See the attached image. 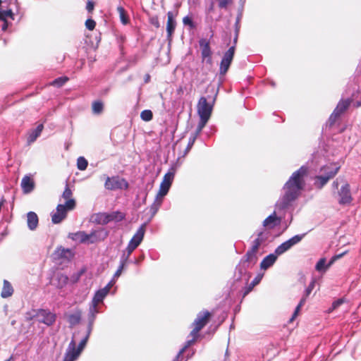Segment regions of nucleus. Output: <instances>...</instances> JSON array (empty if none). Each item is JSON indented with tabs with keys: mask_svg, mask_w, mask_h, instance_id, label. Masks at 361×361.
<instances>
[{
	"mask_svg": "<svg viewBox=\"0 0 361 361\" xmlns=\"http://www.w3.org/2000/svg\"><path fill=\"white\" fill-rule=\"evenodd\" d=\"M308 171V166L302 165L292 173L283 186L284 192L276 202V209L278 211L285 210L298 199L304 188L305 178L307 176Z\"/></svg>",
	"mask_w": 361,
	"mask_h": 361,
	"instance_id": "f257e3e1",
	"label": "nucleus"
},
{
	"mask_svg": "<svg viewBox=\"0 0 361 361\" xmlns=\"http://www.w3.org/2000/svg\"><path fill=\"white\" fill-rule=\"evenodd\" d=\"M245 259L243 257L235 267L233 281L230 282V293L233 294L239 288H243V284L247 285L251 277V274L247 271L250 261Z\"/></svg>",
	"mask_w": 361,
	"mask_h": 361,
	"instance_id": "f03ea898",
	"label": "nucleus"
},
{
	"mask_svg": "<svg viewBox=\"0 0 361 361\" xmlns=\"http://www.w3.org/2000/svg\"><path fill=\"white\" fill-rule=\"evenodd\" d=\"M325 170V175L316 176L314 180V185L318 189L321 190L328 183V181L334 178L338 172L340 166H336V164H331L330 166H323L321 170Z\"/></svg>",
	"mask_w": 361,
	"mask_h": 361,
	"instance_id": "7ed1b4c3",
	"label": "nucleus"
},
{
	"mask_svg": "<svg viewBox=\"0 0 361 361\" xmlns=\"http://www.w3.org/2000/svg\"><path fill=\"white\" fill-rule=\"evenodd\" d=\"M176 171V164H173L169 171L164 174L161 182L159 184V207L161 206L162 198L168 193L171 186Z\"/></svg>",
	"mask_w": 361,
	"mask_h": 361,
	"instance_id": "20e7f679",
	"label": "nucleus"
},
{
	"mask_svg": "<svg viewBox=\"0 0 361 361\" xmlns=\"http://www.w3.org/2000/svg\"><path fill=\"white\" fill-rule=\"evenodd\" d=\"M88 339V335H85V336L81 340V341L78 344V348H76V342L75 339L73 338L68 346L64 357L66 359H69L68 360L70 361L75 360L83 350L84 348L85 347L87 343Z\"/></svg>",
	"mask_w": 361,
	"mask_h": 361,
	"instance_id": "39448f33",
	"label": "nucleus"
},
{
	"mask_svg": "<svg viewBox=\"0 0 361 361\" xmlns=\"http://www.w3.org/2000/svg\"><path fill=\"white\" fill-rule=\"evenodd\" d=\"M217 92H216L214 97H208L209 99H211L210 102H207V99L204 97H200L198 102L197 109V113L200 117L208 118L209 119Z\"/></svg>",
	"mask_w": 361,
	"mask_h": 361,
	"instance_id": "423d86ee",
	"label": "nucleus"
},
{
	"mask_svg": "<svg viewBox=\"0 0 361 361\" xmlns=\"http://www.w3.org/2000/svg\"><path fill=\"white\" fill-rule=\"evenodd\" d=\"M145 233V225L142 224L137 229L136 233L134 234L133 238L129 241V243L126 247V256H128V258L132 254V252L139 246L141 242L143 240L144 235Z\"/></svg>",
	"mask_w": 361,
	"mask_h": 361,
	"instance_id": "0eeeda50",
	"label": "nucleus"
},
{
	"mask_svg": "<svg viewBox=\"0 0 361 361\" xmlns=\"http://www.w3.org/2000/svg\"><path fill=\"white\" fill-rule=\"evenodd\" d=\"M338 197V203L341 206H348L353 202V197L350 190V185L345 182L337 192Z\"/></svg>",
	"mask_w": 361,
	"mask_h": 361,
	"instance_id": "6e6552de",
	"label": "nucleus"
},
{
	"mask_svg": "<svg viewBox=\"0 0 361 361\" xmlns=\"http://www.w3.org/2000/svg\"><path fill=\"white\" fill-rule=\"evenodd\" d=\"M105 188L109 190H116L118 189H127L128 188V182L119 176L107 177L104 183Z\"/></svg>",
	"mask_w": 361,
	"mask_h": 361,
	"instance_id": "1a4fd4ad",
	"label": "nucleus"
},
{
	"mask_svg": "<svg viewBox=\"0 0 361 361\" xmlns=\"http://www.w3.org/2000/svg\"><path fill=\"white\" fill-rule=\"evenodd\" d=\"M234 47H230L228 49L224 54L219 66V74L225 75L233 61L235 54Z\"/></svg>",
	"mask_w": 361,
	"mask_h": 361,
	"instance_id": "9d476101",
	"label": "nucleus"
},
{
	"mask_svg": "<svg viewBox=\"0 0 361 361\" xmlns=\"http://www.w3.org/2000/svg\"><path fill=\"white\" fill-rule=\"evenodd\" d=\"M96 234V231L92 232L90 234H87L84 231H78L76 233H69L68 238L80 243H85L86 242L94 243L97 241Z\"/></svg>",
	"mask_w": 361,
	"mask_h": 361,
	"instance_id": "9b49d317",
	"label": "nucleus"
},
{
	"mask_svg": "<svg viewBox=\"0 0 361 361\" xmlns=\"http://www.w3.org/2000/svg\"><path fill=\"white\" fill-rule=\"evenodd\" d=\"M262 243H263L262 240L257 237V238L252 241L251 247L243 256V257L245 258V260H250V262H253V263L255 264L257 260V252Z\"/></svg>",
	"mask_w": 361,
	"mask_h": 361,
	"instance_id": "f8f14e48",
	"label": "nucleus"
},
{
	"mask_svg": "<svg viewBox=\"0 0 361 361\" xmlns=\"http://www.w3.org/2000/svg\"><path fill=\"white\" fill-rule=\"evenodd\" d=\"M199 45L201 48V56L203 60H206L207 63H212V49L209 40L205 38H201L199 40Z\"/></svg>",
	"mask_w": 361,
	"mask_h": 361,
	"instance_id": "ddd939ff",
	"label": "nucleus"
},
{
	"mask_svg": "<svg viewBox=\"0 0 361 361\" xmlns=\"http://www.w3.org/2000/svg\"><path fill=\"white\" fill-rule=\"evenodd\" d=\"M68 210L66 206L61 204H58L56 212L51 216L52 222L54 224L61 223L66 217Z\"/></svg>",
	"mask_w": 361,
	"mask_h": 361,
	"instance_id": "4468645a",
	"label": "nucleus"
},
{
	"mask_svg": "<svg viewBox=\"0 0 361 361\" xmlns=\"http://www.w3.org/2000/svg\"><path fill=\"white\" fill-rule=\"evenodd\" d=\"M56 259L71 260L74 257V253L71 249L58 247L54 252Z\"/></svg>",
	"mask_w": 361,
	"mask_h": 361,
	"instance_id": "2eb2a0df",
	"label": "nucleus"
},
{
	"mask_svg": "<svg viewBox=\"0 0 361 361\" xmlns=\"http://www.w3.org/2000/svg\"><path fill=\"white\" fill-rule=\"evenodd\" d=\"M281 218L276 216V211L269 215L262 223V226L269 229L274 228V227L280 225Z\"/></svg>",
	"mask_w": 361,
	"mask_h": 361,
	"instance_id": "dca6fc26",
	"label": "nucleus"
},
{
	"mask_svg": "<svg viewBox=\"0 0 361 361\" xmlns=\"http://www.w3.org/2000/svg\"><path fill=\"white\" fill-rule=\"evenodd\" d=\"M72 191L69 188L68 183L66 185L65 190L62 194V197L66 200L65 206L68 208V209H73L75 207V200L72 198Z\"/></svg>",
	"mask_w": 361,
	"mask_h": 361,
	"instance_id": "f3484780",
	"label": "nucleus"
},
{
	"mask_svg": "<svg viewBox=\"0 0 361 361\" xmlns=\"http://www.w3.org/2000/svg\"><path fill=\"white\" fill-rule=\"evenodd\" d=\"M352 99L348 98L346 99H341L337 104L336 108L332 112V116L339 117L350 106Z\"/></svg>",
	"mask_w": 361,
	"mask_h": 361,
	"instance_id": "a211bd4d",
	"label": "nucleus"
},
{
	"mask_svg": "<svg viewBox=\"0 0 361 361\" xmlns=\"http://www.w3.org/2000/svg\"><path fill=\"white\" fill-rule=\"evenodd\" d=\"M103 224H106L110 221H121L126 218V214L121 212L116 211L109 214H104Z\"/></svg>",
	"mask_w": 361,
	"mask_h": 361,
	"instance_id": "6ab92c4d",
	"label": "nucleus"
},
{
	"mask_svg": "<svg viewBox=\"0 0 361 361\" xmlns=\"http://www.w3.org/2000/svg\"><path fill=\"white\" fill-rule=\"evenodd\" d=\"M278 255L275 252L270 253L263 258L260 262V269L267 270L272 267L277 260Z\"/></svg>",
	"mask_w": 361,
	"mask_h": 361,
	"instance_id": "aec40b11",
	"label": "nucleus"
},
{
	"mask_svg": "<svg viewBox=\"0 0 361 361\" xmlns=\"http://www.w3.org/2000/svg\"><path fill=\"white\" fill-rule=\"evenodd\" d=\"M210 312L207 310L200 312L192 324L195 326H200L201 329L207 324L208 318L210 316Z\"/></svg>",
	"mask_w": 361,
	"mask_h": 361,
	"instance_id": "412c9836",
	"label": "nucleus"
},
{
	"mask_svg": "<svg viewBox=\"0 0 361 361\" xmlns=\"http://www.w3.org/2000/svg\"><path fill=\"white\" fill-rule=\"evenodd\" d=\"M39 315L42 317V319H40L39 322L48 326L52 325L56 322V314L52 312H47L44 310H40Z\"/></svg>",
	"mask_w": 361,
	"mask_h": 361,
	"instance_id": "4be33fe9",
	"label": "nucleus"
},
{
	"mask_svg": "<svg viewBox=\"0 0 361 361\" xmlns=\"http://www.w3.org/2000/svg\"><path fill=\"white\" fill-rule=\"evenodd\" d=\"M21 188L24 193L31 192L35 188L34 180L30 176H25L21 180Z\"/></svg>",
	"mask_w": 361,
	"mask_h": 361,
	"instance_id": "5701e85b",
	"label": "nucleus"
},
{
	"mask_svg": "<svg viewBox=\"0 0 361 361\" xmlns=\"http://www.w3.org/2000/svg\"><path fill=\"white\" fill-rule=\"evenodd\" d=\"M167 23H166V32L168 37H171V35L173 33L176 26V21L175 20L173 13L172 11H169L167 13Z\"/></svg>",
	"mask_w": 361,
	"mask_h": 361,
	"instance_id": "b1692460",
	"label": "nucleus"
},
{
	"mask_svg": "<svg viewBox=\"0 0 361 361\" xmlns=\"http://www.w3.org/2000/svg\"><path fill=\"white\" fill-rule=\"evenodd\" d=\"M195 337L187 340L182 348L180 349L176 356L172 361H182L183 360V353L186 352L187 349L195 342Z\"/></svg>",
	"mask_w": 361,
	"mask_h": 361,
	"instance_id": "393cba45",
	"label": "nucleus"
},
{
	"mask_svg": "<svg viewBox=\"0 0 361 361\" xmlns=\"http://www.w3.org/2000/svg\"><path fill=\"white\" fill-rule=\"evenodd\" d=\"M82 311L76 310L73 313L67 316V320L71 326L78 324L81 321Z\"/></svg>",
	"mask_w": 361,
	"mask_h": 361,
	"instance_id": "a878e982",
	"label": "nucleus"
},
{
	"mask_svg": "<svg viewBox=\"0 0 361 361\" xmlns=\"http://www.w3.org/2000/svg\"><path fill=\"white\" fill-rule=\"evenodd\" d=\"M38 216L34 212H30L27 214V226L30 230H35L38 225Z\"/></svg>",
	"mask_w": 361,
	"mask_h": 361,
	"instance_id": "bb28decb",
	"label": "nucleus"
},
{
	"mask_svg": "<svg viewBox=\"0 0 361 361\" xmlns=\"http://www.w3.org/2000/svg\"><path fill=\"white\" fill-rule=\"evenodd\" d=\"M97 312V306H94L93 305V306L92 307H90V313H89V316H88L89 323H88V326H87V331L86 334V335H88V338L90 337V335L92 332L93 324H94V319L96 317Z\"/></svg>",
	"mask_w": 361,
	"mask_h": 361,
	"instance_id": "cd10ccee",
	"label": "nucleus"
},
{
	"mask_svg": "<svg viewBox=\"0 0 361 361\" xmlns=\"http://www.w3.org/2000/svg\"><path fill=\"white\" fill-rule=\"evenodd\" d=\"M13 293V288L11 283L7 280H4L3 288L1 293V296L3 298L11 297Z\"/></svg>",
	"mask_w": 361,
	"mask_h": 361,
	"instance_id": "c85d7f7f",
	"label": "nucleus"
},
{
	"mask_svg": "<svg viewBox=\"0 0 361 361\" xmlns=\"http://www.w3.org/2000/svg\"><path fill=\"white\" fill-rule=\"evenodd\" d=\"M262 278L263 274H258L248 286H245L243 293V297H245L246 295H247L252 290V289L262 281Z\"/></svg>",
	"mask_w": 361,
	"mask_h": 361,
	"instance_id": "c756f323",
	"label": "nucleus"
},
{
	"mask_svg": "<svg viewBox=\"0 0 361 361\" xmlns=\"http://www.w3.org/2000/svg\"><path fill=\"white\" fill-rule=\"evenodd\" d=\"M43 124H39L37 126V128L35 130H32V132L30 133L27 137L28 143L34 142L36 140V139L40 135L41 133L43 130Z\"/></svg>",
	"mask_w": 361,
	"mask_h": 361,
	"instance_id": "7c9ffc66",
	"label": "nucleus"
},
{
	"mask_svg": "<svg viewBox=\"0 0 361 361\" xmlns=\"http://www.w3.org/2000/svg\"><path fill=\"white\" fill-rule=\"evenodd\" d=\"M208 121H209L208 118L200 117V121L198 122V124L194 132L191 133L190 134L195 135L196 137H198L200 134L202 133L203 128L205 127Z\"/></svg>",
	"mask_w": 361,
	"mask_h": 361,
	"instance_id": "2f4dec72",
	"label": "nucleus"
},
{
	"mask_svg": "<svg viewBox=\"0 0 361 361\" xmlns=\"http://www.w3.org/2000/svg\"><path fill=\"white\" fill-rule=\"evenodd\" d=\"M107 294L106 290L102 288L97 290L92 300L93 305L97 306L99 302H102Z\"/></svg>",
	"mask_w": 361,
	"mask_h": 361,
	"instance_id": "473e14b6",
	"label": "nucleus"
},
{
	"mask_svg": "<svg viewBox=\"0 0 361 361\" xmlns=\"http://www.w3.org/2000/svg\"><path fill=\"white\" fill-rule=\"evenodd\" d=\"M306 233H301V234H297L289 238L288 240H286V243L289 246L290 248L293 247L294 245L299 243L303 238L305 236Z\"/></svg>",
	"mask_w": 361,
	"mask_h": 361,
	"instance_id": "72a5a7b5",
	"label": "nucleus"
},
{
	"mask_svg": "<svg viewBox=\"0 0 361 361\" xmlns=\"http://www.w3.org/2000/svg\"><path fill=\"white\" fill-rule=\"evenodd\" d=\"M170 154H171L173 157H175V148L173 145L171 146L170 145H167L163 152L164 163L166 164L168 162Z\"/></svg>",
	"mask_w": 361,
	"mask_h": 361,
	"instance_id": "f704fd0d",
	"label": "nucleus"
},
{
	"mask_svg": "<svg viewBox=\"0 0 361 361\" xmlns=\"http://www.w3.org/2000/svg\"><path fill=\"white\" fill-rule=\"evenodd\" d=\"M104 110V103L101 100L94 101L92 104V111L94 114L99 115Z\"/></svg>",
	"mask_w": 361,
	"mask_h": 361,
	"instance_id": "c9c22d12",
	"label": "nucleus"
},
{
	"mask_svg": "<svg viewBox=\"0 0 361 361\" xmlns=\"http://www.w3.org/2000/svg\"><path fill=\"white\" fill-rule=\"evenodd\" d=\"M331 266V265H329V262L326 264L325 258H321L317 262L315 265V269L319 272H325L326 269Z\"/></svg>",
	"mask_w": 361,
	"mask_h": 361,
	"instance_id": "e433bc0d",
	"label": "nucleus"
},
{
	"mask_svg": "<svg viewBox=\"0 0 361 361\" xmlns=\"http://www.w3.org/2000/svg\"><path fill=\"white\" fill-rule=\"evenodd\" d=\"M264 228L265 227L262 226V228L257 231V238H259L260 240H262V243L268 240L270 236V231H266Z\"/></svg>",
	"mask_w": 361,
	"mask_h": 361,
	"instance_id": "4c0bfd02",
	"label": "nucleus"
},
{
	"mask_svg": "<svg viewBox=\"0 0 361 361\" xmlns=\"http://www.w3.org/2000/svg\"><path fill=\"white\" fill-rule=\"evenodd\" d=\"M117 11L119 13V16H120V19H121V23L123 24V25H126L129 22V18H128V16L126 13V10L124 9L123 7L122 6H118L117 8Z\"/></svg>",
	"mask_w": 361,
	"mask_h": 361,
	"instance_id": "58836bf2",
	"label": "nucleus"
},
{
	"mask_svg": "<svg viewBox=\"0 0 361 361\" xmlns=\"http://www.w3.org/2000/svg\"><path fill=\"white\" fill-rule=\"evenodd\" d=\"M128 259V256H126V252H124L123 256L121 257V264L118 269L116 270V273L114 274V277L120 276L125 265L127 263Z\"/></svg>",
	"mask_w": 361,
	"mask_h": 361,
	"instance_id": "ea45409f",
	"label": "nucleus"
},
{
	"mask_svg": "<svg viewBox=\"0 0 361 361\" xmlns=\"http://www.w3.org/2000/svg\"><path fill=\"white\" fill-rule=\"evenodd\" d=\"M69 80V78L66 76H62L54 80L50 85L55 87H62L66 82Z\"/></svg>",
	"mask_w": 361,
	"mask_h": 361,
	"instance_id": "a19ab883",
	"label": "nucleus"
},
{
	"mask_svg": "<svg viewBox=\"0 0 361 361\" xmlns=\"http://www.w3.org/2000/svg\"><path fill=\"white\" fill-rule=\"evenodd\" d=\"M290 248L287 245V243L285 242L282 243L281 245H279L274 250L276 254H277L279 256L283 255L288 250H289Z\"/></svg>",
	"mask_w": 361,
	"mask_h": 361,
	"instance_id": "79ce46f5",
	"label": "nucleus"
},
{
	"mask_svg": "<svg viewBox=\"0 0 361 361\" xmlns=\"http://www.w3.org/2000/svg\"><path fill=\"white\" fill-rule=\"evenodd\" d=\"M8 18L14 20V13L11 9L0 11V20H7Z\"/></svg>",
	"mask_w": 361,
	"mask_h": 361,
	"instance_id": "37998d69",
	"label": "nucleus"
},
{
	"mask_svg": "<svg viewBox=\"0 0 361 361\" xmlns=\"http://www.w3.org/2000/svg\"><path fill=\"white\" fill-rule=\"evenodd\" d=\"M88 162L83 157H80L77 159V167L80 171H84L87 169Z\"/></svg>",
	"mask_w": 361,
	"mask_h": 361,
	"instance_id": "c03bdc74",
	"label": "nucleus"
},
{
	"mask_svg": "<svg viewBox=\"0 0 361 361\" xmlns=\"http://www.w3.org/2000/svg\"><path fill=\"white\" fill-rule=\"evenodd\" d=\"M57 279L59 282L58 287L60 288L64 287L68 283L69 281V278L66 275L63 274L58 275Z\"/></svg>",
	"mask_w": 361,
	"mask_h": 361,
	"instance_id": "a18cd8bd",
	"label": "nucleus"
},
{
	"mask_svg": "<svg viewBox=\"0 0 361 361\" xmlns=\"http://www.w3.org/2000/svg\"><path fill=\"white\" fill-rule=\"evenodd\" d=\"M183 23L184 25L189 26L190 29H194L196 27V24L192 20V17L186 16L183 18Z\"/></svg>",
	"mask_w": 361,
	"mask_h": 361,
	"instance_id": "49530a36",
	"label": "nucleus"
},
{
	"mask_svg": "<svg viewBox=\"0 0 361 361\" xmlns=\"http://www.w3.org/2000/svg\"><path fill=\"white\" fill-rule=\"evenodd\" d=\"M140 117L145 121H149L152 119L153 114L151 110H144L141 112Z\"/></svg>",
	"mask_w": 361,
	"mask_h": 361,
	"instance_id": "de8ad7c7",
	"label": "nucleus"
},
{
	"mask_svg": "<svg viewBox=\"0 0 361 361\" xmlns=\"http://www.w3.org/2000/svg\"><path fill=\"white\" fill-rule=\"evenodd\" d=\"M197 138V137L190 134L187 147L185 150V154L188 153L191 149Z\"/></svg>",
	"mask_w": 361,
	"mask_h": 361,
	"instance_id": "09e8293b",
	"label": "nucleus"
},
{
	"mask_svg": "<svg viewBox=\"0 0 361 361\" xmlns=\"http://www.w3.org/2000/svg\"><path fill=\"white\" fill-rule=\"evenodd\" d=\"M85 27L89 30H93L96 26V22L92 18H88L85 23Z\"/></svg>",
	"mask_w": 361,
	"mask_h": 361,
	"instance_id": "8fccbe9b",
	"label": "nucleus"
},
{
	"mask_svg": "<svg viewBox=\"0 0 361 361\" xmlns=\"http://www.w3.org/2000/svg\"><path fill=\"white\" fill-rule=\"evenodd\" d=\"M83 273H84V270H80V271L73 274L70 279L71 281L73 283H77L79 281L81 276L83 274Z\"/></svg>",
	"mask_w": 361,
	"mask_h": 361,
	"instance_id": "3c124183",
	"label": "nucleus"
},
{
	"mask_svg": "<svg viewBox=\"0 0 361 361\" xmlns=\"http://www.w3.org/2000/svg\"><path fill=\"white\" fill-rule=\"evenodd\" d=\"M245 3V0H240V6L238 8V13H237V16H236V17H238V18H243Z\"/></svg>",
	"mask_w": 361,
	"mask_h": 361,
	"instance_id": "603ef678",
	"label": "nucleus"
},
{
	"mask_svg": "<svg viewBox=\"0 0 361 361\" xmlns=\"http://www.w3.org/2000/svg\"><path fill=\"white\" fill-rule=\"evenodd\" d=\"M314 280L313 279L310 283V284L308 285V286L305 288V295L308 297L309 295L311 293V292L312 291L314 287Z\"/></svg>",
	"mask_w": 361,
	"mask_h": 361,
	"instance_id": "864d4df0",
	"label": "nucleus"
},
{
	"mask_svg": "<svg viewBox=\"0 0 361 361\" xmlns=\"http://www.w3.org/2000/svg\"><path fill=\"white\" fill-rule=\"evenodd\" d=\"M345 302V299L343 298H338L336 300H334L333 302H332V308L333 309H336L338 308L339 306H341L343 302Z\"/></svg>",
	"mask_w": 361,
	"mask_h": 361,
	"instance_id": "5fc2aeb1",
	"label": "nucleus"
},
{
	"mask_svg": "<svg viewBox=\"0 0 361 361\" xmlns=\"http://www.w3.org/2000/svg\"><path fill=\"white\" fill-rule=\"evenodd\" d=\"M94 6H95V4L93 1H91V0L87 1V5H86L87 11L89 13H92L94 9Z\"/></svg>",
	"mask_w": 361,
	"mask_h": 361,
	"instance_id": "6e6d98bb",
	"label": "nucleus"
},
{
	"mask_svg": "<svg viewBox=\"0 0 361 361\" xmlns=\"http://www.w3.org/2000/svg\"><path fill=\"white\" fill-rule=\"evenodd\" d=\"M219 7L220 8H225L227 6L232 3V0H219Z\"/></svg>",
	"mask_w": 361,
	"mask_h": 361,
	"instance_id": "4d7b16f0",
	"label": "nucleus"
},
{
	"mask_svg": "<svg viewBox=\"0 0 361 361\" xmlns=\"http://www.w3.org/2000/svg\"><path fill=\"white\" fill-rule=\"evenodd\" d=\"M201 330V326H195V328L192 329V331L190 332V336H192V338H195V340H197L199 334L198 332Z\"/></svg>",
	"mask_w": 361,
	"mask_h": 361,
	"instance_id": "13d9d810",
	"label": "nucleus"
},
{
	"mask_svg": "<svg viewBox=\"0 0 361 361\" xmlns=\"http://www.w3.org/2000/svg\"><path fill=\"white\" fill-rule=\"evenodd\" d=\"M345 252H343L341 254H339V255H336L334 256H333L329 261V265H332L334 262L336 260H337L338 259L341 258V257H343L344 255H345Z\"/></svg>",
	"mask_w": 361,
	"mask_h": 361,
	"instance_id": "bf43d9fd",
	"label": "nucleus"
},
{
	"mask_svg": "<svg viewBox=\"0 0 361 361\" xmlns=\"http://www.w3.org/2000/svg\"><path fill=\"white\" fill-rule=\"evenodd\" d=\"M300 308H301V304H298L295 310H294V312L293 313V315L291 317V318L290 319V322H292L296 317L297 315L298 314V312H300Z\"/></svg>",
	"mask_w": 361,
	"mask_h": 361,
	"instance_id": "052dcab7",
	"label": "nucleus"
},
{
	"mask_svg": "<svg viewBox=\"0 0 361 361\" xmlns=\"http://www.w3.org/2000/svg\"><path fill=\"white\" fill-rule=\"evenodd\" d=\"M241 19L242 18H238V17H236L235 22L234 24V32H240V23Z\"/></svg>",
	"mask_w": 361,
	"mask_h": 361,
	"instance_id": "680f3d73",
	"label": "nucleus"
},
{
	"mask_svg": "<svg viewBox=\"0 0 361 361\" xmlns=\"http://www.w3.org/2000/svg\"><path fill=\"white\" fill-rule=\"evenodd\" d=\"M195 354V350H190L185 357L183 355V360L182 361H187L188 360H189L190 358H191L193 355Z\"/></svg>",
	"mask_w": 361,
	"mask_h": 361,
	"instance_id": "e2e57ef3",
	"label": "nucleus"
},
{
	"mask_svg": "<svg viewBox=\"0 0 361 361\" xmlns=\"http://www.w3.org/2000/svg\"><path fill=\"white\" fill-rule=\"evenodd\" d=\"M238 35H239V32H234V37L233 39V45L231 47H234L235 49L236 47L237 42H238Z\"/></svg>",
	"mask_w": 361,
	"mask_h": 361,
	"instance_id": "0e129e2a",
	"label": "nucleus"
},
{
	"mask_svg": "<svg viewBox=\"0 0 361 361\" xmlns=\"http://www.w3.org/2000/svg\"><path fill=\"white\" fill-rule=\"evenodd\" d=\"M216 131L215 126H210L208 132H206L207 136H210Z\"/></svg>",
	"mask_w": 361,
	"mask_h": 361,
	"instance_id": "69168bd1",
	"label": "nucleus"
},
{
	"mask_svg": "<svg viewBox=\"0 0 361 361\" xmlns=\"http://www.w3.org/2000/svg\"><path fill=\"white\" fill-rule=\"evenodd\" d=\"M338 185H339V183H338V179L337 178L336 180L333 181V183H332V185H331L332 189L334 190H339L338 189Z\"/></svg>",
	"mask_w": 361,
	"mask_h": 361,
	"instance_id": "338daca9",
	"label": "nucleus"
},
{
	"mask_svg": "<svg viewBox=\"0 0 361 361\" xmlns=\"http://www.w3.org/2000/svg\"><path fill=\"white\" fill-rule=\"evenodd\" d=\"M114 285V281H111L104 288H103L102 289L103 290H106V293H108L111 289V288Z\"/></svg>",
	"mask_w": 361,
	"mask_h": 361,
	"instance_id": "774afa93",
	"label": "nucleus"
}]
</instances>
